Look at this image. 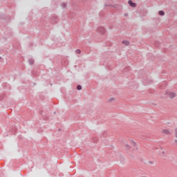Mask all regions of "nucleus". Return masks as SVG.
I'll return each mask as SVG.
<instances>
[{"label":"nucleus","mask_w":177,"mask_h":177,"mask_svg":"<svg viewBox=\"0 0 177 177\" xmlns=\"http://www.w3.org/2000/svg\"><path fill=\"white\" fill-rule=\"evenodd\" d=\"M165 95L167 96V97H169V99H174V97H176V93L171 91H166Z\"/></svg>","instance_id":"obj_1"},{"label":"nucleus","mask_w":177,"mask_h":177,"mask_svg":"<svg viewBox=\"0 0 177 177\" xmlns=\"http://www.w3.org/2000/svg\"><path fill=\"white\" fill-rule=\"evenodd\" d=\"M128 3L131 6L132 8H136V3L132 2V1H129Z\"/></svg>","instance_id":"obj_2"},{"label":"nucleus","mask_w":177,"mask_h":177,"mask_svg":"<svg viewBox=\"0 0 177 177\" xmlns=\"http://www.w3.org/2000/svg\"><path fill=\"white\" fill-rule=\"evenodd\" d=\"M129 143L133 147H136V142L133 140H130Z\"/></svg>","instance_id":"obj_3"},{"label":"nucleus","mask_w":177,"mask_h":177,"mask_svg":"<svg viewBox=\"0 0 177 177\" xmlns=\"http://www.w3.org/2000/svg\"><path fill=\"white\" fill-rule=\"evenodd\" d=\"M99 32L101 34H104V32H106V29L104 28H99Z\"/></svg>","instance_id":"obj_4"},{"label":"nucleus","mask_w":177,"mask_h":177,"mask_svg":"<svg viewBox=\"0 0 177 177\" xmlns=\"http://www.w3.org/2000/svg\"><path fill=\"white\" fill-rule=\"evenodd\" d=\"M122 44L124 45V46H129V41H123Z\"/></svg>","instance_id":"obj_5"},{"label":"nucleus","mask_w":177,"mask_h":177,"mask_svg":"<svg viewBox=\"0 0 177 177\" xmlns=\"http://www.w3.org/2000/svg\"><path fill=\"white\" fill-rule=\"evenodd\" d=\"M109 103H113V102H115V97H111L109 100Z\"/></svg>","instance_id":"obj_6"},{"label":"nucleus","mask_w":177,"mask_h":177,"mask_svg":"<svg viewBox=\"0 0 177 177\" xmlns=\"http://www.w3.org/2000/svg\"><path fill=\"white\" fill-rule=\"evenodd\" d=\"M158 15H160V16H164V15H165V12L162 10L159 11Z\"/></svg>","instance_id":"obj_7"},{"label":"nucleus","mask_w":177,"mask_h":177,"mask_svg":"<svg viewBox=\"0 0 177 177\" xmlns=\"http://www.w3.org/2000/svg\"><path fill=\"white\" fill-rule=\"evenodd\" d=\"M124 147L126 148V150H129V149H131V147H129V145L128 144H126L124 145Z\"/></svg>","instance_id":"obj_8"},{"label":"nucleus","mask_w":177,"mask_h":177,"mask_svg":"<svg viewBox=\"0 0 177 177\" xmlns=\"http://www.w3.org/2000/svg\"><path fill=\"white\" fill-rule=\"evenodd\" d=\"M77 89L78 90V91H81V89H82V86H77Z\"/></svg>","instance_id":"obj_9"},{"label":"nucleus","mask_w":177,"mask_h":177,"mask_svg":"<svg viewBox=\"0 0 177 177\" xmlns=\"http://www.w3.org/2000/svg\"><path fill=\"white\" fill-rule=\"evenodd\" d=\"M162 133H169V131L168 130H163Z\"/></svg>","instance_id":"obj_10"},{"label":"nucleus","mask_w":177,"mask_h":177,"mask_svg":"<svg viewBox=\"0 0 177 177\" xmlns=\"http://www.w3.org/2000/svg\"><path fill=\"white\" fill-rule=\"evenodd\" d=\"M76 53H81V50H76Z\"/></svg>","instance_id":"obj_11"}]
</instances>
